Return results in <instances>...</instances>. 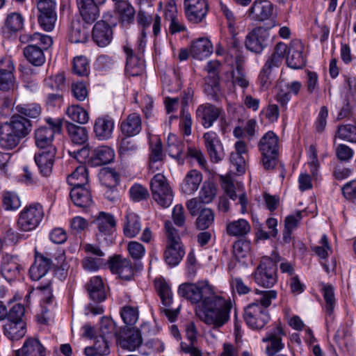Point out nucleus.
Segmentation results:
<instances>
[{
  "label": "nucleus",
  "instance_id": "obj_17",
  "mask_svg": "<svg viewBox=\"0 0 356 356\" xmlns=\"http://www.w3.org/2000/svg\"><path fill=\"white\" fill-rule=\"evenodd\" d=\"M305 47L300 40L291 42L286 56L287 65L293 69H300L305 65V58L303 56Z\"/></svg>",
  "mask_w": 356,
  "mask_h": 356
},
{
  "label": "nucleus",
  "instance_id": "obj_25",
  "mask_svg": "<svg viewBox=\"0 0 356 356\" xmlns=\"http://www.w3.org/2000/svg\"><path fill=\"white\" fill-rule=\"evenodd\" d=\"M13 356H46V349L38 339L28 338Z\"/></svg>",
  "mask_w": 356,
  "mask_h": 356
},
{
  "label": "nucleus",
  "instance_id": "obj_42",
  "mask_svg": "<svg viewBox=\"0 0 356 356\" xmlns=\"http://www.w3.org/2000/svg\"><path fill=\"white\" fill-rule=\"evenodd\" d=\"M184 254L181 243L166 244L163 257L168 265L175 266L181 261Z\"/></svg>",
  "mask_w": 356,
  "mask_h": 356
},
{
  "label": "nucleus",
  "instance_id": "obj_12",
  "mask_svg": "<svg viewBox=\"0 0 356 356\" xmlns=\"http://www.w3.org/2000/svg\"><path fill=\"white\" fill-rule=\"evenodd\" d=\"M185 15L192 23H200L206 17L209 6L207 0H184Z\"/></svg>",
  "mask_w": 356,
  "mask_h": 356
},
{
  "label": "nucleus",
  "instance_id": "obj_27",
  "mask_svg": "<svg viewBox=\"0 0 356 356\" xmlns=\"http://www.w3.org/2000/svg\"><path fill=\"white\" fill-rule=\"evenodd\" d=\"M285 334L282 327L277 326L272 332L267 334L266 337L263 338L264 342H268L266 353L268 356H273L284 348V343L282 342V337Z\"/></svg>",
  "mask_w": 356,
  "mask_h": 356
},
{
  "label": "nucleus",
  "instance_id": "obj_29",
  "mask_svg": "<svg viewBox=\"0 0 356 356\" xmlns=\"http://www.w3.org/2000/svg\"><path fill=\"white\" fill-rule=\"evenodd\" d=\"M165 18L170 22L169 32L170 34L184 32L186 27L184 24L181 17L178 15L175 3H169L165 10Z\"/></svg>",
  "mask_w": 356,
  "mask_h": 356
},
{
  "label": "nucleus",
  "instance_id": "obj_63",
  "mask_svg": "<svg viewBox=\"0 0 356 356\" xmlns=\"http://www.w3.org/2000/svg\"><path fill=\"white\" fill-rule=\"evenodd\" d=\"M65 76L63 74H56L44 80L45 86L52 90H61L65 86Z\"/></svg>",
  "mask_w": 356,
  "mask_h": 356
},
{
  "label": "nucleus",
  "instance_id": "obj_1",
  "mask_svg": "<svg viewBox=\"0 0 356 356\" xmlns=\"http://www.w3.org/2000/svg\"><path fill=\"white\" fill-rule=\"evenodd\" d=\"M178 293L191 304L196 305L195 314L207 325L218 329L229 321L232 301L217 294L208 282L181 284Z\"/></svg>",
  "mask_w": 356,
  "mask_h": 356
},
{
  "label": "nucleus",
  "instance_id": "obj_20",
  "mask_svg": "<svg viewBox=\"0 0 356 356\" xmlns=\"http://www.w3.org/2000/svg\"><path fill=\"white\" fill-rule=\"evenodd\" d=\"M118 343L122 348L134 351L143 343L142 332L139 330L127 329L120 334Z\"/></svg>",
  "mask_w": 356,
  "mask_h": 356
},
{
  "label": "nucleus",
  "instance_id": "obj_9",
  "mask_svg": "<svg viewBox=\"0 0 356 356\" xmlns=\"http://www.w3.org/2000/svg\"><path fill=\"white\" fill-rule=\"evenodd\" d=\"M244 319L250 327L259 330L268 322L270 316L268 310L262 308L258 302H252L245 309Z\"/></svg>",
  "mask_w": 356,
  "mask_h": 356
},
{
  "label": "nucleus",
  "instance_id": "obj_21",
  "mask_svg": "<svg viewBox=\"0 0 356 356\" xmlns=\"http://www.w3.org/2000/svg\"><path fill=\"white\" fill-rule=\"evenodd\" d=\"M115 2V13L119 22L123 26H129L134 23L135 9L128 0H113Z\"/></svg>",
  "mask_w": 356,
  "mask_h": 356
},
{
  "label": "nucleus",
  "instance_id": "obj_51",
  "mask_svg": "<svg viewBox=\"0 0 356 356\" xmlns=\"http://www.w3.org/2000/svg\"><path fill=\"white\" fill-rule=\"evenodd\" d=\"M183 151L182 143L174 134H170L167 140L166 152L174 159H179Z\"/></svg>",
  "mask_w": 356,
  "mask_h": 356
},
{
  "label": "nucleus",
  "instance_id": "obj_10",
  "mask_svg": "<svg viewBox=\"0 0 356 356\" xmlns=\"http://www.w3.org/2000/svg\"><path fill=\"white\" fill-rule=\"evenodd\" d=\"M268 38L267 29L262 26L255 27L245 37V47L253 53L261 54L268 45Z\"/></svg>",
  "mask_w": 356,
  "mask_h": 356
},
{
  "label": "nucleus",
  "instance_id": "obj_62",
  "mask_svg": "<svg viewBox=\"0 0 356 356\" xmlns=\"http://www.w3.org/2000/svg\"><path fill=\"white\" fill-rule=\"evenodd\" d=\"M156 286L163 304L169 307L172 302V294L169 285L165 282H160Z\"/></svg>",
  "mask_w": 356,
  "mask_h": 356
},
{
  "label": "nucleus",
  "instance_id": "obj_60",
  "mask_svg": "<svg viewBox=\"0 0 356 356\" xmlns=\"http://www.w3.org/2000/svg\"><path fill=\"white\" fill-rule=\"evenodd\" d=\"M216 188L211 182H204L200 192V199L203 203L208 204L214 198Z\"/></svg>",
  "mask_w": 356,
  "mask_h": 356
},
{
  "label": "nucleus",
  "instance_id": "obj_50",
  "mask_svg": "<svg viewBox=\"0 0 356 356\" xmlns=\"http://www.w3.org/2000/svg\"><path fill=\"white\" fill-rule=\"evenodd\" d=\"M67 115L73 121L79 124H86L88 122V112L78 105H72L66 111Z\"/></svg>",
  "mask_w": 356,
  "mask_h": 356
},
{
  "label": "nucleus",
  "instance_id": "obj_47",
  "mask_svg": "<svg viewBox=\"0 0 356 356\" xmlns=\"http://www.w3.org/2000/svg\"><path fill=\"white\" fill-rule=\"evenodd\" d=\"M289 47L284 42H278L275 48L273 54L268 58L266 63L272 66L278 67L282 63L286 54H288Z\"/></svg>",
  "mask_w": 356,
  "mask_h": 356
},
{
  "label": "nucleus",
  "instance_id": "obj_18",
  "mask_svg": "<svg viewBox=\"0 0 356 356\" xmlns=\"http://www.w3.org/2000/svg\"><path fill=\"white\" fill-rule=\"evenodd\" d=\"M97 229V236L106 238L112 236L116 231V220L114 216L106 212L101 211L95 220Z\"/></svg>",
  "mask_w": 356,
  "mask_h": 356
},
{
  "label": "nucleus",
  "instance_id": "obj_39",
  "mask_svg": "<svg viewBox=\"0 0 356 356\" xmlns=\"http://www.w3.org/2000/svg\"><path fill=\"white\" fill-rule=\"evenodd\" d=\"M250 230V223L243 218L228 222L226 225V232L229 236L244 237Z\"/></svg>",
  "mask_w": 356,
  "mask_h": 356
},
{
  "label": "nucleus",
  "instance_id": "obj_35",
  "mask_svg": "<svg viewBox=\"0 0 356 356\" xmlns=\"http://www.w3.org/2000/svg\"><path fill=\"white\" fill-rule=\"evenodd\" d=\"M3 334L11 341H18L26 332V324L24 321H8L3 326Z\"/></svg>",
  "mask_w": 356,
  "mask_h": 356
},
{
  "label": "nucleus",
  "instance_id": "obj_26",
  "mask_svg": "<svg viewBox=\"0 0 356 356\" xmlns=\"http://www.w3.org/2000/svg\"><path fill=\"white\" fill-rule=\"evenodd\" d=\"M77 6L83 20L91 24L99 17V9L94 0H76Z\"/></svg>",
  "mask_w": 356,
  "mask_h": 356
},
{
  "label": "nucleus",
  "instance_id": "obj_53",
  "mask_svg": "<svg viewBox=\"0 0 356 356\" xmlns=\"http://www.w3.org/2000/svg\"><path fill=\"white\" fill-rule=\"evenodd\" d=\"M120 316L126 325H134L139 318L138 308V307L125 305L120 310Z\"/></svg>",
  "mask_w": 356,
  "mask_h": 356
},
{
  "label": "nucleus",
  "instance_id": "obj_3",
  "mask_svg": "<svg viewBox=\"0 0 356 356\" xmlns=\"http://www.w3.org/2000/svg\"><path fill=\"white\" fill-rule=\"evenodd\" d=\"M257 146L264 168L268 171L273 170L278 162L279 137L273 131H269L260 138Z\"/></svg>",
  "mask_w": 356,
  "mask_h": 356
},
{
  "label": "nucleus",
  "instance_id": "obj_49",
  "mask_svg": "<svg viewBox=\"0 0 356 356\" xmlns=\"http://www.w3.org/2000/svg\"><path fill=\"white\" fill-rule=\"evenodd\" d=\"M24 21V18L20 13L13 12L8 15L5 20L4 27L9 32L16 33L23 28Z\"/></svg>",
  "mask_w": 356,
  "mask_h": 356
},
{
  "label": "nucleus",
  "instance_id": "obj_37",
  "mask_svg": "<svg viewBox=\"0 0 356 356\" xmlns=\"http://www.w3.org/2000/svg\"><path fill=\"white\" fill-rule=\"evenodd\" d=\"M202 180V175L196 170H190L181 184V191L186 194H193L195 192Z\"/></svg>",
  "mask_w": 356,
  "mask_h": 356
},
{
  "label": "nucleus",
  "instance_id": "obj_14",
  "mask_svg": "<svg viewBox=\"0 0 356 356\" xmlns=\"http://www.w3.org/2000/svg\"><path fill=\"white\" fill-rule=\"evenodd\" d=\"M126 55L125 72L127 75L136 76L140 75L145 70V60L143 57L134 55V49L127 44L123 47Z\"/></svg>",
  "mask_w": 356,
  "mask_h": 356
},
{
  "label": "nucleus",
  "instance_id": "obj_54",
  "mask_svg": "<svg viewBox=\"0 0 356 356\" xmlns=\"http://www.w3.org/2000/svg\"><path fill=\"white\" fill-rule=\"evenodd\" d=\"M214 214L211 209L203 208L200 209L199 216L196 220V226L200 230L209 228L213 222Z\"/></svg>",
  "mask_w": 356,
  "mask_h": 356
},
{
  "label": "nucleus",
  "instance_id": "obj_31",
  "mask_svg": "<svg viewBox=\"0 0 356 356\" xmlns=\"http://www.w3.org/2000/svg\"><path fill=\"white\" fill-rule=\"evenodd\" d=\"M142 228L140 218L131 211L126 212L123 222V233L127 238H134L140 232Z\"/></svg>",
  "mask_w": 356,
  "mask_h": 356
},
{
  "label": "nucleus",
  "instance_id": "obj_59",
  "mask_svg": "<svg viewBox=\"0 0 356 356\" xmlns=\"http://www.w3.org/2000/svg\"><path fill=\"white\" fill-rule=\"evenodd\" d=\"M18 113L26 117L36 118L41 113V107L38 104H27L24 105H18L16 107Z\"/></svg>",
  "mask_w": 356,
  "mask_h": 356
},
{
  "label": "nucleus",
  "instance_id": "obj_52",
  "mask_svg": "<svg viewBox=\"0 0 356 356\" xmlns=\"http://www.w3.org/2000/svg\"><path fill=\"white\" fill-rule=\"evenodd\" d=\"M322 293L325 302L326 314L332 316L336 303L334 288L331 284H324L322 288Z\"/></svg>",
  "mask_w": 356,
  "mask_h": 356
},
{
  "label": "nucleus",
  "instance_id": "obj_23",
  "mask_svg": "<svg viewBox=\"0 0 356 356\" xmlns=\"http://www.w3.org/2000/svg\"><path fill=\"white\" fill-rule=\"evenodd\" d=\"M51 264L52 262L50 259L36 252L35 261L29 269L31 280L38 281L44 277L49 270Z\"/></svg>",
  "mask_w": 356,
  "mask_h": 356
},
{
  "label": "nucleus",
  "instance_id": "obj_32",
  "mask_svg": "<svg viewBox=\"0 0 356 356\" xmlns=\"http://www.w3.org/2000/svg\"><path fill=\"white\" fill-rule=\"evenodd\" d=\"M109 334L104 333L97 336L94 339L93 345L84 349V353L87 356H104L110 353L108 339Z\"/></svg>",
  "mask_w": 356,
  "mask_h": 356
},
{
  "label": "nucleus",
  "instance_id": "obj_38",
  "mask_svg": "<svg viewBox=\"0 0 356 356\" xmlns=\"http://www.w3.org/2000/svg\"><path fill=\"white\" fill-rule=\"evenodd\" d=\"M86 287L89 296L92 300L99 302L105 300V289L100 277L95 276L92 277L87 284Z\"/></svg>",
  "mask_w": 356,
  "mask_h": 356
},
{
  "label": "nucleus",
  "instance_id": "obj_13",
  "mask_svg": "<svg viewBox=\"0 0 356 356\" xmlns=\"http://www.w3.org/2000/svg\"><path fill=\"white\" fill-rule=\"evenodd\" d=\"M302 88V83L298 81L286 82L280 81L277 84V92L275 99L283 108L291 99V94L298 95Z\"/></svg>",
  "mask_w": 356,
  "mask_h": 356
},
{
  "label": "nucleus",
  "instance_id": "obj_48",
  "mask_svg": "<svg viewBox=\"0 0 356 356\" xmlns=\"http://www.w3.org/2000/svg\"><path fill=\"white\" fill-rule=\"evenodd\" d=\"M204 90V92L208 96H211L213 100H218L220 92L219 76L213 74L212 76H207L205 78Z\"/></svg>",
  "mask_w": 356,
  "mask_h": 356
},
{
  "label": "nucleus",
  "instance_id": "obj_55",
  "mask_svg": "<svg viewBox=\"0 0 356 356\" xmlns=\"http://www.w3.org/2000/svg\"><path fill=\"white\" fill-rule=\"evenodd\" d=\"M273 68L275 67L266 62L261 70L258 76V81L261 90H267L270 86L273 80L271 72Z\"/></svg>",
  "mask_w": 356,
  "mask_h": 356
},
{
  "label": "nucleus",
  "instance_id": "obj_56",
  "mask_svg": "<svg viewBox=\"0 0 356 356\" xmlns=\"http://www.w3.org/2000/svg\"><path fill=\"white\" fill-rule=\"evenodd\" d=\"M256 293L259 295V297L254 302H258L262 308L266 309L271 305L272 300H275L277 296V292L275 290L261 291L257 289Z\"/></svg>",
  "mask_w": 356,
  "mask_h": 356
},
{
  "label": "nucleus",
  "instance_id": "obj_16",
  "mask_svg": "<svg viewBox=\"0 0 356 356\" xmlns=\"http://www.w3.org/2000/svg\"><path fill=\"white\" fill-rule=\"evenodd\" d=\"M273 8L268 0H255L248 10V17L252 20L263 22L272 17Z\"/></svg>",
  "mask_w": 356,
  "mask_h": 356
},
{
  "label": "nucleus",
  "instance_id": "obj_30",
  "mask_svg": "<svg viewBox=\"0 0 356 356\" xmlns=\"http://www.w3.org/2000/svg\"><path fill=\"white\" fill-rule=\"evenodd\" d=\"M120 130L123 135L129 138L138 135L142 130V120L139 114H129L120 124Z\"/></svg>",
  "mask_w": 356,
  "mask_h": 356
},
{
  "label": "nucleus",
  "instance_id": "obj_41",
  "mask_svg": "<svg viewBox=\"0 0 356 356\" xmlns=\"http://www.w3.org/2000/svg\"><path fill=\"white\" fill-rule=\"evenodd\" d=\"M54 135L51 129L47 127H40L35 131V141L36 146L41 150L49 149L55 147L52 145Z\"/></svg>",
  "mask_w": 356,
  "mask_h": 356
},
{
  "label": "nucleus",
  "instance_id": "obj_11",
  "mask_svg": "<svg viewBox=\"0 0 356 356\" xmlns=\"http://www.w3.org/2000/svg\"><path fill=\"white\" fill-rule=\"evenodd\" d=\"M108 265L111 271L118 275L122 280H130L134 277V268L127 258L119 254L114 255L108 260Z\"/></svg>",
  "mask_w": 356,
  "mask_h": 356
},
{
  "label": "nucleus",
  "instance_id": "obj_64",
  "mask_svg": "<svg viewBox=\"0 0 356 356\" xmlns=\"http://www.w3.org/2000/svg\"><path fill=\"white\" fill-rule=\"evenodd\" d=\"M29 40L33 44H38V46L41 47L42 50L48 49L53 43L52 38L49 35L40 33L30 35Z\"/></svg>",
  "mask_w": 356,
  "mask_h": 356
},
{
  "label": "nucleus",
  "instance_id": "obj_4",
  "mask_svg": "<svg viewBox=\"0 0 356 356\" xmlns=\"http://www.w3.org/2000/svg\"><path fill=\"white\" fill-rule=\"evenodd\" d=\"M281 257L275 254V257H261L260 262L252 276L254 282L264 288H271L277 282V265Z\"/></svg>",
  "mask_w": 356,
  "mask_h": 356
},
{
  "label": "nucleus",
  "instance_id": "obj_45",
  "mask_svg": "<svg viewBox=\"0 0 356 356\" xmlns=\"http://www.w3.org/2000/svg\"><path fill=\"white\" fill-rule=\"evenodd\" d=\"M67 181L72 188L82 187L88 182V169L85 165H79L67 178Z\"/></svg>",
  "mask_w": 356,
  "mask_h": 356
},
{
  "label": "nucleus",
  "instance_id": "obj_57",
  "mask_svg": "<svg viewBox=\"0 0 356 356\" xmlns=\"http://www.w3.org/2000/svg\"><path fill=\"white\" fill-rule=\"evenodd\" d=\"M129 192L131 200L136 202L145 200L149 196L147 189L138 184H134Z\"/></svg>",
  "mask_w": 356,
  "mask_h": 356
},
{
  "label": "nucleus",
  "instance_id": "obj_61",
  "mask_svg": "<svg viewBox=\"0 0 356 356\" xmlns=\"http://www.w3.org/2000/svg\"><path fill=\"white\" fill-rule=\"evenodd\" d=\"M88 62L86 57L79 56L73 60V72L79 76H87L88 74Z\"/></svg>",
  "mask_w": 356,
  "mask_h": 356
},
{
  "label": "nucleus",
  "instance_id": "obj_22",
  "mask_svg": "<svg viewBox=\"0 0 356 356\" xmlns=\"http://www.w3.org/2000/svg\"><path fill=\"white\" fill-rule=\"evenodd\" d=\"M92 37L94 42L101 47L107 46L112 40L113 31L104 21L97 22L93 26Z\"/></svg>",
  "mask_w": 356,
  "mask_h": 356
},
{
  "label": "nucleus",
  "instance_id": "obj_28",
  "mask_svg": "<svg viewBox=\"0 0 356 356\" xmlns=\"http://www.w3.org/2000/svg\"><path fill=\"white\" fill-rule=\"evenodd\" d=\"M14 65L9 58H3L0 65V90H8L13 86L14 83Z\"/></svg>",
  "mask_w": 356,
  "mask_h": 356
},
{
  "label": "nucleus",
  "instance_id": "obj_24",
  "mask_svg": "<svg viewBox=\"0 0 356 356\" xmlns=\"http://www.w3.org/2000/svg\"><path fill=\"white\" fill-rule=\"evenodd\" d=\"M113 129L114 120L108 115L99 117L95 121L93 127L94 133L95 136L100 140L111 138Z\"/></svg>",
  "mask_w": 356,
  "mask_h": 356
},
{
  "label": "nucleus",
  "instance_id": "obj_34",
  "mask_svg": "<svg viewBox=\"0 0 356 356\" xmlns=\"http://www.w3.org/2000/svg\"><path fill=\"white\" fill-rule=\"evenodd\" d=\"M115 156L114 151L108 146H99L92 150L91 163L99 166L111 163Z\"/></svg>",
  "mask_w": 356,
  "mask_h": 356
},
{
  "label": "nucleus",
  "instance_id": "obj_19",
  "mask_svg": "<svg viewBox=\"0 0 356 356\" xmlns=\"http://www.w3.org/2000/svg\"><path fill=\"white\" fill-rule=\"evenodd\" d=\"M56 153V147H49L35 154L34 160L42 176L48 177L51 173Z\"/></svg>",
  "mask_w": 356,
  "mask_h": 356
},
{
  "label": "nucleus",
  "instance_id": "obj_36",
  "mask_svg": "<svg viewBox=\"0 0 356 356\" xmlns=\"http://www.w3.org/2000/svg\"><path fill=\"white\" fill-rule=\"evenodd\" d=\"M70 197L74 204L81 208H87L93 203L90 192L86 186L72 188Z\"/></svg>",
  "mask_w": 356,
  "mask_h": 356
},
{
  "label": "nucleus",
  "instance_id": "obj_44",
  "mask_svg": "<svg viewBox=\"0 0 356 356\" xmlns=\"http://www.w3.org/2000/svg\"><path fill=\"white\" fill-rule=\"evenodd\" d=\"M65 126L68 136L74 143L83 145L88 141V131L86 127L74 124L70 122H66Z\"/></svg>",
  "mask_w": 356,
  "mask_h": 356
},
{
  "label": "nucleus",
  "instance_id": "obj_8",
  "mask_svg": "<svg viewBox=\"0 0 356 356\" xmlns=\"http://www.w3.org/2000/svg\"><path fill=\"white\" fill-rule=\"evenodd\" d=\"M195 118L204 128L209 129L218 120H225V112L221 106L205 102L197 107Z\"/></svg>",
  "mask_w": 356,
  "mask_h": 356
},
{
  "label": "nucleus",
  "instance_id": "obj_33",
  "mask_svg": "<svg viewBox=\"0 0 356 356\" xmlns=\"http://www.w3.org/2000/svg\"><path fill=\"white\" fill-rule=\"evenodd\" d=\"M213 52V45L206 38H201L193 41L190 47L191 55L198 60L207 58Z\"/></svg>",
  "mask_w": 356,
  "mask_h": 356
},
{
  "label": "nucleus",
  "instance_id": "obj_46",
  "mask_svg": "<svg viewBox=\"0 0 356 356\" xmlns=\"http://www.w3.org/2000/svg\"><path fill=\"white\" fill-rule=\"evenodd\" d=\"M1 270L3 277L8 282H11L19 275L21 266L13 259L5 257Z\"/></svg>",
  "mask_w": 356,
  "mask_h": 356
},
{
  "label": "nucleus",
  "instance_id": "obj_5",
  "mask_svg": "<svg viewBox=\"0 0 356 356\" xmlns=\"http://www.w3.org/2000/svg\"><path fill=\"white\" fill-rule=\"evenodd\" d=\"M44 216V209L40 204L33 203L27 205L18 215L17 229L22 232H32L40 225Z\"/></svg>",
  "mask_w": 356,
  "mask_h": 356
},
{
  "label": "nucleus",
  "instance_id": "obj_6",
  "mask_svg": "<svg viewBox=\"0 0 356 356\" xmlns=\"http://www.w3.org/2000/svg\"><path fill=\"white\" fill-rule=\"evenodd\" d=\"M150 189L154 200L163 208L169 207L173 200L172 190L165 177L158 173L150 181Z\"/></svg>",
  "mask_w": 356,
  "mask_h": 356
},
{
  "label": "nucleus",
  "instance_id": "obj_58",
  "mask_svg": "<svg viewBox=\"0 0 356 356\" xmlns=\"http://www.w3.org/2000/svg\"><path fill=\"white\" fill-rule=\"evenodd\" d=\"M338 137L350 143H356V126L345 124L339 127Z\"/></svg>",
  "mask_w": 356,
  "mask_h": 356
},
{
  "label": "nucleus",
  "instance_id": "obj_2",
  "mask_svg": "<svg viewBox=\"0 0 356 356\" xmlns=\"http://www.w3.org/2000/svg\"><path fill=\"white\" fill-rule=\"evenodd\" d=\"M29 120L21 115H13L9 121L0 124V147L4 149L15 148L31 131Z\"/></svg>",
  "mask_w": 356,
  "mask_h": 356
},
{
  "label": "nucleus",
  "instance_id": "obj_40",
  "mask_svg": "<svg viewBox=\"0 0 356 356\" xmlns=\"http://www.w3.org/2000/svg\"><path fill=\"white\" fill-rule=\"evenodd\" d=\"M88 29L79 20H73L69 33V40L72 43H84L88 38Z\"/></svg>",
  "mask_w": 356,
  "mask_h": 356
},
{
  "label": "nucleus",
  "instance_id": "obj_7",
  "mask_svg": "<svg viewBox=\"0 0 356 356\" xmlns=\"http://www.w3.org/2000/svg\"><path fill=\"white\" fill-rule=\"evenodd\" d=\"M35 2L40 26L45 31H52L57 21L56 0H35Z\"/></svg>",
  "mask_w": 356,
  "mask_h": 356
},
{
  "label": "nucleus",
  "instance_id": "obj_15",
  "mask_svg": "<svg viewBox=\"0 0 356 356\" xmlns=\"http://www.w3.org/2000/svg\"><path fill=\"white\" fill-rule=\"evenodd\" d=\"M203 139L210 159L218 163L224 156L221 142L216 132L208 131L204 134Z\"/></svg>",
  "mask_w": 356,
  "mask_h": 356
},
{
  "label": "nucleus",
  "instance_id": "obj_43",
  "mask_svg": "<svg viewBox=\"0 0 356 356\" xmlns=\"http://www.w3.org/2000/svg\"><path fill=\"white\" fill-rule=\"evenodd\" d=\"M23 54L26 59L35 66H41L45 62L43 50L38 44H30L24 47Z\"/></svg>",
  "mask_w": 356,
  "mask_h": 356
}]
</instances>
